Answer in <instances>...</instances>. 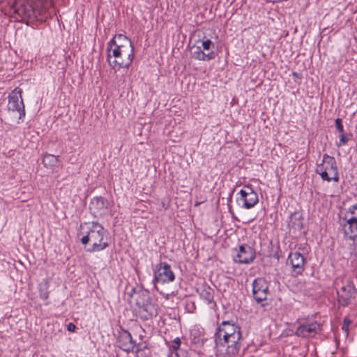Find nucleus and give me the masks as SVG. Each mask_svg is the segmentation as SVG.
<instances>
[{"label":"nucleus","instance_id":"nucleus-24","mask_svg":"<svg viewBox=\"0 0 357 357\" xmlns=\"http://www.w3.org/2000/svg\"><path fill=\"white\" fill-rule=\"evenodd\" d=\"M173 344H173L174 349H178L181 344V341H180L179 338L175 339Z\"/></svg>","mask_w":357,"mask_h":357},{"label":"nucleus","instance_id":"nucleus-4","mask_svg":"<svg viewBox=\"0 0 357 357\" xmlns=\"http://www.w3.org/2000/svg\"><path fill=\"white\" fill-rule=\"evenodd\" d=\"M316 172L324 181L330 182L339 181L337 164L335 158L327 154L323 155L321 163L317 165Z\"/></svg>","mask_w":357,"mask_h":357},{"label":"nucleus","instance_id":"nucleus-13","mask_svg":"<svg viewBox=\"0 0 357 357\" xmlns=\"http://www.w3.org/2000/svg\"><path fill=\"white\" fill-rule=\"evenodd\" d=\"M355 293L354 287L350 281H348L346 285L341 287L337 291L338 302L342 306H346L349 303L350 300L354 297Z\"/></svg>","mask_w":357,"mask_h":357},{"label":"nucleus","instance_id":"nucleus-21","mask_svg":"<svg viewBox=\"0 0 357 357\" xmlns=\"http://www.w3.org/2000/svg\"><path fill=\"white\" fill-rule=\"evenodd\" d=\"M335 126L337 128V130L340 133L344 132L343 126L342 124V120L340 119H336L335 120Z\"/></svg>","mask_w":357,"mask_h":357},{"label":"nucleus","instance_id":"nucleus-5","mask_svg":"<svg viewBox=\"0 0 357 357\" xmlns=\"http://www.w3.org/2000/svg\"><path fill=\"white\" fill-rule=\"evenodd\" d=\"M214 45L208 39L199 40L190 47L192 58L200 61H209L214 58Z\"/></svg>","mask_w":357,"mask_h":357},{"label":"nucleus","instance_id":"nucleus-8","mask_svg":"<svg viewBox=\"0 0 357 357\" xmlns=\"http://www.w3.org/2000/svg\"><path fill=\"white\" fill-rule=\"evenodd\" d=\"M269 294L268 284L263 278H257L252 282V295L255 300L261 303L267 299Z\"/></svg>","mask_w":357,"mask_h":357},{"label":"nucleus","instance_id":"nucleus-28","mask_svg":"<svg viewBox=\"0 0 357 357\" xmlns=\"http://www.w3.org/2000/svg\"><path fill=\"white\" fill-rule=\"evenodd\" d=\"M294 75L295 77H297V75H296V73H294Z\"/></svg>","mask_w":357,"mask_h":357},{"label":"nucleus","instance_id":"nucleus-20","mask_svg":"<svg viewBox=\"0 0 357 357\" xmlns=\"http://www.w3.org/2000/svg\"><path fill=\"white\" fill-rule=\"evenodd\" d=\"M200 297L207 303H213V291L210 287L204 288L200 292Z\"/></svg>","mask_w":357,"mask_h":357},{"label":"nucleus","instance_id":"nucleus-16","mask_svg":"<svg viewBox=\"0 0 357 357\" xmlns=\"http://www.w3.org/2000/svg\"><path fill=\"white\" fill-rule=\"evenodd\" d=\"M142 300L136 301V305L138 306V312L141 314L142 317L148 319L153 314V307L148 302V295L142 294Z\"/></svg>","mask_w":357,"mask_h":357},{"label":"nucleus","instance_id":"nucleus-25","mask_svg":"<svg viewBox=\"0 0 357 357\" xmlns=\"http://www.w3.org/2000/svg\"><path fill=\"white\" fill-rule=\"evenodd\" d=\"M75 328H76L75 325L74 324H73V323H69L68 324L67 328L70 332L75 331Z\"/></svg>","mask_w":357,"mask_h":357},{"label":"nucleus","instance_id":"nucleus-19","mask_svg":"<svg viewBox=\"0 0 357 357\" xmlns=\"http://www.w3.org/2000/svg\"><path fill=\"white\" fill-rule=\"evenodd\" d=\"M343 220L357 222V204L351 206L344 213Z\"/></svg>","mask_w":357,"mask_h":357},{"label":"nucleus","instance_id":"nucleus-22","mask_svg":"<svg viewBox=\"0 0 357 357\" xmlns=\"http://www.w3.org/2000/svg\"><path fill=\"white\" fill-rule=\"evenodd\" d=\"M348 141V138L347 137V136L343 133H340V142L338 144V146H341L342 144H344L347 142Z\"/></svg>","mask_w":357,"mask_h":357},{"label":"nucleus","instance_id":"nucleus-12","mask_svg":"<svg viewBox=\"0 0 357 357\" xmlns=\"http://www.w3.org/2000/svg\"><path fill=\"white\" fill-rule=\"evenodd\" d=\"M255 257V251L250 246L241 245L234 257V261L238 264H249L254 260Z\"/></svg>","mask_w":357,"mask_h":357},{"label":"nucleus","instance_id":"nucleus-11","mask_svg":"<svg viewBox=\"0 0 357 357\" xmlns=\"http://www.w3.org/2000/svg\"><path fill=\"white\" fill-rule=\"evenodd\" d=\"M321 331V326L316 321L301 324L296 330V335L301 337H314Z\"/></svg>","mask_w":357,"mask_h":357},{"label":"nucleus","instance_id":"nucleus-3","mask_svg":"<svg viewBox=\"0 0 357 357\" xmlns=\"http://www.w3.org/2000/svg\"><path fill=\"white\" fill-rule=\"evenodd\" d=\"M81 236L80 242L86 245L91 246L86 250L89 252H100L106 249L110 243L108 231L104 227L96 221L82 223L78 231Z\"/></svg>","mask_w":357,"mask_h":357},{"label":"nucleus","instance_id":"nucleus-6","mask_svg":"<svg viewBox=\"0 0 357 357\" xmlns=\"http://www.w3.org/2000/svg\"><path fill=\"white\" fill-rule=\"evenodd\" d=\"M258 202V195L250 185L243 186L237 193L236 204L240 208L250 209L254 208Z\"/></svg>","mask_w":357,"mask_h":357},{"label":"nucleus","instance_id":"nucleus-7","mask_svg":"<svg viewBox=\"0 0 357 357\" xmlns=\"http://www.w3.org/2000/svg\"><path fill=\"white\" fill-rule=\"evenodd\" d=\"M8 107L10 111L19 114V119H22L25 116L24 105L22 97V89L15 88L8 96Z\"/></svg>","mask_w":357,"mask_h":357},{"label":"nucleus","instance_id":"nucleus-17","mask_svg":"<svg viewBox=\"0 0 357 357\" xmlns=\"http://www.w3.org/2000/svg\"><path fill=\"white\" fill-rule=\"evenodd\" d=\"M342 226L344 235L349 238L354 239L357 237V222L342 219Z\"/></svg>","mask_w":357,"mask_h":357},{"label":"nucleus","instance_id":"nucleus-10","mask_svg":"<svg viewBox=\"0 0 357 357\" xmlns=\"http://www.w3.org/2000/svg\"><path fill=\"white\" fill-rule=\"evenodd\" d=\"M117 345L120 349L127 353L132 351L138 352L139 350L135 342L133 340L131 334L128 331H123L120 333Z\"/></svg>","mask_w":357,"mask_h":357},{"label":"nucleus","instance_id":"nucleus-1","mask_svg":"<svg viewBox=\"0 0 357 357\" xmlns=\"http://www.w3.org/2000/svg\"><path fill=\"white\" fill-rule=\"evenodd\" d=\"M241 328L231 321H222L215 333L217 354L221 357H236L241 349Z\"/></svg>","mask_w":357,"mask_h":357},{"label":"nucleus","instance_id":"nucleus-14","mask_svg":"<svg viewBox=\"0 0 357 357\" xmlns=\"http://www.w3.org/2000/svg\"><path fill=\"white\" fill-rule=\"evenodd\" d=\"M292 271L297 274H301L304 271L305 258L299 252L290 253L288 257Z\"/></svg>","mask_w":357,"mask_h":357},{"label":"nucleus","instance_id":"nucleus-18","mask_svg":"<svg viewBox=\"0 0 357 357\" xmlns=\"http://www.w3.org/2000/svg\"><path fill=\"white\" fill-rule=\"evenodd\" d=\"M43 163L47 168L54 169L59 166L60 161L59 157L47 153L43 156Z\"/></svg>","mask_w":357,"mask_h":357},{"label":"nucleus","instance_id":"nucleus-9","mask_svg":"<svg viewBox=\"0 0 357 357\" xmlns=\"http://www.w3.org/2000/svg\"><path fill=\"white\" fill-rule=\"evenodd\" d=\"M175 275L171 267L167 263H160L154 273V280L158 283L165 284L174 280Z\"/></svg>","mask_w":357,"mask_h":357},{"label":"nucleus","instance_id":"nucleus-26","mask_svg":"<svg viewBox=\"0 0 357 357\" xmlns=\"http://www.w3.org/2000/svg\"><path fill=\"white\" fill-rule=\"evenodd\" d=\"M15 22L20 23V22H22L21 20H16Z\"/></svg>","mask_w":357,"mask_h":357},{"label":"nucleus","instance_id":"nucleus-27","mask_svg":"<svg viewBox=\"0 0 357 357\" xmlns=\"http://www.w3.org/2000/svg\"><path fill=\"white\" fill-rule=\"evenodd\" d=\"M294 75L295 77H297V75H296V73H294Z\"/></svg>","mask_w":357,"mask_h":357},{"label":"nucleus","instance_id":"nucleus-2","mask_svg":"<svg viewBox=\"0 0 357 357\" xmlns=\"http://www.w3.org/2000/svg\"><path fill=\"white\" fill-rule=\"evenodd\" d=\"M107 61L113 68H128L134 57L131 40L123 34L116 35L109 43Z\"/></svg>","mask_w":357,"mask_h":357},{"label":"nucleus","instance_id":"nucleus-23","mask_svg":"<svg viewBox=\"0 0 357 357\" xmlns=\"http://www.w3.org/2000/svg\"><path fill=\"white\" fill-rule=\"evenodd\" d=\"M351 323V321L347 318L344 320V326H342V329L347 331L349 324Z\"/></svg>","mask_w":357,"mask_h":357},{"label":"nucleus","instance_id":"nucleus-15","mask_svg":"<svg viewBox=\"0 0 357 357\" xmlns=\"http://www.w3.org/2000/svg\"><path fill=\"white\" fill-rule=\"evenodd\" d=\"M108 204L102 197H94L91 201L89 208L95 215H102L106 213Z\"/></svg>","mask_w":357,"mask_h":357}]
</instances>
